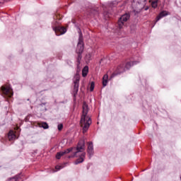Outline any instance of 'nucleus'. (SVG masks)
Wrapping results in <instances>:
<instances>
[{"label":"nucleus","instance_id":"17","mask_svg":"<svg viewBox=\"0 0 181 181\" xmlns=\"http://www.w3.org/2000/svg\"><path fill=\"white\" fill-rule=\"evenodd\" d=\"M88 74V66H85L82 70L83 77H86Z\"/></svg>","mask_w":181,"mask_h":181},{"label":"nucleus","instance_id":"7","mask_svg":"<svg viewBox=\"0 0 181 181\" xmlns=\"http://www.w3.org/2000/svg\"><path fill=\"white\" fill-rule=\"evenodd\" d=\"M84 146H85V143H84V140H81L79 141L78 146H77V152H75L74 156H76V154L78 152H81V151H83V149H84Z\"/></svg>","mask_w":181,"mask_h":181},{"label":"nucleus","instance_id":"10","mask_svg":"<svg viewBox=\"0 0 181 181\" xmlns=\"http://www.w3.org/2000/svg\"><path fill=\"white\" fill-rule=\"evenodd\" d=\"M88 153L91 156L94 153V148L93 146V142L88 143Z\"/></svg>","mask_w":181,"mask_h":181},{"label":"nucleus","instance_id":"9","mask_svg":"<svg viewBox=\"0 0 181 181\" xmlns=\"http://www.w3.org/2000/svg\"><path fill=\"white\" fill-rule=\"evenodd\" d=\"M71 151H73V148H68V149L65 150L64 151H61L59 153H57L56 155V158L57 159H60L62 158V156H63L64 155H66V153H70V152H71Z\"/></svg>","mask_w":181,"mask_h":181},{"label":"nucleus","instance_id":"13","mask_svg":"<svg viewBox=\"0 0 181 181\" xmlns=\"http://www.w3.org/2000/svg\"><path fill=\"white\" fill-rule=\"evenodd\" d=\"M164 16H168V11H162L156 18V22L160 21Z\"/></svg>","mask_w":181,"mask_h":181},{"label":"nucleus","instance_id":"24","mask_svg":"<svg viewBox=\"0 0 181 181\" xmlns=\"http://www.w3.org/2000/svg\"><path fill=\"white\" fill-rule=\"evenodd\" d=\"M17 129H19V127H17Z\"/></svg>","mask_w":181,"mask_h":181},{"label":"nucleus","instance_id":"5","mask_svg":"<svg viewBox=\"0 0 181 181\" xmlns=\"http://www.w3.org/2000/svg\"><path fill=\"white\" fill-rule=\"evenodd\" d=\"M129 18H130V16L129 13H126L121 16V18L118 21L119 29H122L124 22H127V21H128Z\"/></svg>","mask_w":181,"mask_h":181},{"label":"nucleus","instance_id":"20","mask_svg":"<svg viewBox=\"0 0 181 181\" xmlns=\"http://www.w3.org/2000/svg\"><path fill=\"white\" fill-rule=\"evenodd\" d=\"M63 168H64V165H57V166L55 167V169H56L57 170H60L61 169H63Z\"/></svg>","mask_w":181,"mask_h":181},{"label":"nucleus","instance_id":"2","mask_svg":"<svg viewBox=\"0 0 181 181\" xmlns=\"http://www.w3.org/2000/svg\"><path fill=\"white\" fill-rule=\"evenodd\" d=\"M138 63H139V62L138 61L127 62L124 66V69L122 66H118L116 71L111 75L110 78H113V77H115V76H117V74H121V73H123V71H125V69L128 70L131 69L132 66H135V64H138Z\"/></svg>","mask_w":181,"mask_h":181},{"label":"nucleus","instance_id":"16","mask_svg":"<svg viewBox=\"0 0 181 181\" xmlns=\"http://www.w3.org/2000/svg\"><path fill=\"white\" fill-rule=\"evenodd\" d=\"M38 127H40V128H43L44 129H48L49 124H47L46 122H41L38 123Z\"/></svg>","mask_w":181,"mask_h":181},{"label":"nucleus","instance_id":"19","mask_svg":"<svg viewBox=\"0 0 181 181\" xmlns=\"http://www.w3.org/2000/svg\"><path fill=\"white\" fill-rule=\"evenodd\" d=\"M95 83L94 82L90 83V91H94Z\"/></svg>","mask_w":181,"mask_h":181},{"label":"nucleus","instance_id":"4","mask_svg":"<svg viewBox=\"0 0 181 181\" xmlns=\"http://www.w3.org/2000/svg\"><path fill=\"white\" fill-rule=\"evenodd\" d=\"M1 90L3 92V94L6 96V97H12V95H13V91L12 90V88H11L10 86H2L1 87Z\"/></svg>","mask_w":181,"mask_h":181},{"label":"nucleus","instance_id":"1","mask_svg":"<svg viewBox=\"0 0 181 181\" xmlns=\"http://www.w3.org/2000/svg\"><path fill=\"white\" fill-rule=\"evenodd\" d=\"M88 113V105L86 102L83 104V112L82 116L81 118V126L83 128V133L86 134L87 131H88V128H90V125H91V117L87 115Z\"/></svg>","mask_w":181,"mask_h":181},{"label":"nucleus","instance_id":"12","mask_svg":"<svg viewBox=\"0 0 181 181\" xmlns=\"http://www.w3.org/2000/svg\"><path fill=\"white\" fill-rule=\"evenodd\" d=\"M8 138L9 141H13L16 139V134H15V132L11 130L8 132Z\"/></svg>","mask_w":181,"mask_h":181},{"label":"nucleus","instance_id":"21","mask_svg":"<svg viewBox=\"0 0 181 181\" xmlns=\"http://www.w3.org/2000/svg\"><path fill=\"white\" fill-rule=\"evenodd\" d=\"M63 129V124H58V130L62 131Z\"/></svg>","mask_w":181,"mask_h":181},{"label":"nucleus","instance_id":"22","mask_svg":"<svg viewBox=\"0 0 181 181\" xmlns=\"http://www.w3.org/2000/svg\"><path fill=\"white\" fill-rule=\"evenodd\" d=\"M90 54L86 55V59H88V60H90Z\"/></svg>","mask_w":181,"mask_h":181},{"label":"nucleus","instance_id":"14","mask_svg":"<svg viewBox=\"0 0 181 181\" xmlns=\"http://www.w3.org/2000/svg\"><path fill=\"white\" fill-rule=\"evenodd\" d=\"M108 84V74H105L103 78V86L105 87Z\"/></svg>","mask_w":181,"mask_h":181},{"label":"nucleus","instance_id":"6","mask_svg":"<svg viewBox=\"0 0 181 181\" xmlns=\"http://www.w3.org/2000/svg\"><path fill=\"white\" fill-rule=\"evenodd\" d=\"M57 36H60V35H64L66 33V30L64 27H56L55 28H53Z\"/></svg>","mask_w":181,"mask_h":181},{"label":"nucleus","instance_id":"15","mask_svg":"<svg viewBox=\"0 0 181 181\" xmlns=\"http://www.w3.org/2000/svg\"><path fill=\"white\" fill-rule=\"evenodd\" d=\"M149 2L152 8H158V2H159V0H150Z\"/></svg>","mask_w":181,"mask_h":181},{"label":"nucleus","instance_id":"18","mask_svg":"<svg viewBox=\"0 0 181 181\" xmlns=\"http://www.w3.org/2000/svg\"><path fill=\"white\" fill-rule=\"evenodd\" d=\"M134 2H137V4H142L143 6L145 5L146 0H134Z\"/></svg>","mask_w":181,"mask_h":181},{"label":"nucleus","instance_id":"8","mask_svg":"<svg viewBox=\"0 0 181 181\" xmlns=\"http://www.w3.org/2000/svg\"><path fill=\"white\" fill-rule=\"evenodd\" d=\"M80 81V76H76L75 77V80L74 81V93H77L78 91V83Z\"/></svg>","mask_w":181,"mask_h":181},{"label":"nucleus","instance_id":"23","mask_svg":"<svg viewBox=\"0 0 181 181\" xmlns=\"http://www.w3.org/2000/svg\"><path fill=\"white\" fill-rule=\"evenodd\" d=\"M0 4H4V2H0Z\"/></svg>","mask_w":181,"mask_h":181},{"label":"nucleus","instance_id":"3","mask_svg":"<svg viewBox=\"0 0 181 181\" xmlns=\"http://www.w3.org/2000/svg\"><path fill=\"white\" fill-rule=\"evenodd\" d=\"M84 50V43L83 42V35L79 34V39L78 42V46L76 48V53L78 54V61L81 60V53Z\"/></svg>","mask_w":181,"mask_h":181},{"label":"nucleus","instance_id":"11","mask_svg":"<svg viewBox=\"0 0 181 181\" xmlns=\"http://www.w3.org/2000/svg\"><path fill=\"white\" fill-rule=\"evenodd\" d=\"M84 158H86V153H82L81 157L75 161V165H78V163H83V162H84Z\"/></svg>","mask_w":181,"mask_h":181}]
</instances>
